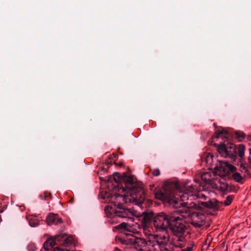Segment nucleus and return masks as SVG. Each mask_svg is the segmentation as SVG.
<instances>
[{"label": "nucleus", "instance_id": "obj_11", "mask_svg": "<svg viewBox=\"0 0 251 251\" xmlns=\"http://www.w3.org/2000/svg\"><path fill=\"white\" fill-rule=\"evenodd\" d=\"M154 216V213L152 211L147 210L144 211L139 216V218L144 224L148 225L152 220L153 221Z\"/></svg>", "mask_w": 251, "mask_h": 251}, {"label": "nucleus", "instance_id": "obj_27", "mask_svg": "<svg viewBox=\"0 0 251 251\" xmlns=\"http://www.w3.org/2000/svg\"><path fill=\"white\" fill-rule=\"evenodd\" d=\"M152 174L154 176H158L160 175V171L158 169H155L153 171Z\"/></svg>", "mask_w": 251, "mask_h": 251}, {"label": "nucleus", "instance_id": "obj_36", "mask_svg": "<svg viewBox=\"0 0 251 251\" xmlns=\"http://www.w3.org/2000/svg\"><path fill=\"white\" fill-rule=\"evenodd\" d=\"M112 161H111V160H110V161L108 160V161H107V166H108L109 165H111V164H112ZM109 168V166H107V168Z\"/></svg>", "mask_w": 251, "mask_h": 251}, {"label": "nucleus", "instance_id": "obj_31", "mask_svg": "<svg viewBox=\"0 0 251 251\" xmlns=\"http://www.w3.org/2000/svg\"><path fill=\"white\" fill-rule=\"evenodd\" d=\"M160 251H172L168 249H167L166 246L165 247H161V249H160Z\"/></svg>", "mask_w": 251, "mask_h": 251}, {"label": "nucleus", "instance_id": "obj_14", "mask_svg": "<svg viewBox=\"0 0 251 251\" xmlns=\"http://www.w3.org/2000/svg\"><path fill=\"white\" fill-rule=\"evenodd\" d=\"M215 133L217 135V138H219V136L222 134L224 135V137L226 138L228 135V131L222 127H216Z\"/></svg>", "mask_w": 251, "mask_h": 251}, {"label": "nucleus", "instance_id": "obj_30", "mask_svg": "<svg viewBox=\"0 0 251 251\" xmlns=\"http://www.w3.org/2000/svg\"><path fill=\"white\" fill-rule=\"evenodd\" d=\"M106 198H112V196H111V194H109V193H106L104 195V196H103V199H105Z\"/></svg>", "mask_w": 251, "mask_h": 251}, {"label": "nucleus", "instance_id": "obj_34", "mask_svg": "<svg viewBox=\"0 0 251 251\" xmlns=\"http://www.w3.org/2000/svg\"><path fill=\"white\" fill-rule=\"evenodd\" d=\"M213 157V155H208L206 156V158H205V160H206V163H208L209 159H212Z\"/></svg>", "mask_w": 251, "mask_h": 251}, {"label": "nucleus", "instance_id": "obj_35", "mask_svg": "<svg viewBox=\"0 0 251 251\" xmlns=\"http://www.w3.org/2000/svg\"><path fill=\"white\" fill-rule=\"evenodd\" d=\"M192 247H187L186 248L184 249L183 251H192Z\"/></svg>", "mask_w": 251, "mask_h": 251}, {"label": "nucleus", "instance_id": "obj_26", "mask_svg": "<svg viewBox=\"0 0 251 251\" xmlns=\"http://www.w3.org/2000/svg\"><path fill=\"white\" fill-rule=\"evenodd\" d=\"M160 238L162 241H167V242H168L169 241L168 235H167V236L165 235L161 236Z\"/></svg>", "mask_w": 251, "mask_h": 251}, {"label": "nucleus", "instance_id": "obj_33", "mask_svg": "<svg viewBox=\"0 0 251 251\" xmlns=\"http://www.w3.org/2000/svg\"><path fill=\"white\" fill-rule=\"evenodd\" d=\"M249 151H250V155L248 157V160H249V164L250 165H251V149H249Z\"/></svg>", "mask_w": 251, "mask_h": 251}, {"label": "nucleus", "instance_id": "obj_2", "mask_svg": "<svg viewBox=\"0 0 251 251\" xmlns=\"http://www.w3.org/2000/svg\"><path fill=\"white\" fill-rule=\"evenodd\" d=\"M179 188V185L177 183L169 182L165 185L163 191H157L155 193V197L164 203H168L174 208H179L175 211L176 214L184 218H191V223L193 226L195 227H201L204 224L202 220L204 215L198 212H192L189 207H180L182 203L179 201L178 198L174 197V190Z\"/></svg>", "mask_w": 251, "mask_h": 251}, {"label": "nucleus", "instance_id": "obj_10", "mask_svg": "<svg viewBox=\"0 0 251 251\" xmlns=\"http://www.w3.org/2000/svg\"><path fill=\"white\" fill-rule=\"evenodd\" d=\"M129 243L138 251H143L142 248L145 247L147 245V241L145 239L135 237L130 238L129 240Z\"/></svg>", "mask_w": 251, "mask_h": 251}, {"label": "nucleus", "instance_id": "obj_24", "mask_svg": "<svg viewBox=\"0 0 251 251\" xmlns=\"http://www.w3.org/2000/svg\"><path fill=\"white\" fill-rule=\"evenodd\" d=\"M27 249L28 251H35L36 250V246L34 243H30L27 247Z\"/></svg>", "mask_w": 251, "mask_h": 251}, {"label": "nucleus", "instance_id": "obj_6", "mask_svg": "<svg viewBox=\"0 0 251 251\" xmlns=\"http://www.w3.org/2000/svg\"><path fill=\"white\" fill-rule=\"evenodd\" d=\"M169 227L174 234L178 235L184 233L186 226L179 216H172L170 219Z\"/></svg>", "mask_w": 251, "mask_h": 251}, {"label": "nucleus", "instance_id": "obj_19", "mask_svg": "<svg viewBox=\"0 0 251 251\" xmlns=\"http://www.w3.org/2000/svg\"><path fill=\"white\" fill-rule=\"evenodd\" d=\"M233 196H228L227 197H226V199L224 201V202H221V203H222V204L220 206H222L223 204V203L226 206L229 205L231 203L233 200Z\"/></svg>", "mask_w": 251, "mask_h": 251}, {"label": "nucleus", "instance_id": "obj_3", "mask_svg": "<svg viewBox=\"0 0 251 251\" xmlns=\"http://www.w3.org/2000/svg\"><path fill=\"white\" fill-rule=\"evenodd\" d=\"M56 241H62L61 244L65 247L75 243V240L72 236H68L65 233H61L55 236L54 239L50 238L47 240L43 244V248L47 251L51 249L56 244Z\"/></svg>", "mask_w": 251, "mask_h": 251}, {"label": "nucleus", "instance_id": "obj_25", "mask_svg": "<svg viewBox=\"0 0 251 251\" xmlns=\"http://www.w3.org/2000/svg\"><path fill=\"white\" fill-rule=\"evenodd\" d=\"M50 195V193H48V192H45L44 195H41L40 197L41 199L46 200H47L48 197H49Z\"/></svg>", "mask_w": 251, "mask_h": 251}, {"label": "nucleus", "instance_id": "obj_13", "mask_svg": "<svg viewBox=\"0 0 251 251\" xmlns=\"http://www.w3.org/2000/svg\"><path fill=\"white\" fill-rule=\"evenodd\" d=\"M220 168L224 172H226V169L232 173H235L237 168L233 165L230 164L228 161H221L220 162Z\"/></svg>", "mask_w": 251, "mask_h": 251}, {"label": "nucleus", "instance_id": "obj_15", "mask_svg": "<svg viewBox=\"0 0 251 251\" xmlns=\"http://www.w3.org/2000/svg\"><path fill=\"white\" fill-rule=\"evenodd\" d=\"M246 147L243 144H240L237 148V151L239 160H243L244 158Z\"/></svg>", "mask_w": 251, "mask_h": 251}, {"label": "nucleus", "instance_id": "obj_9", "mask_svg": "<svg viewBox=\"0 0 251 251\" xmlns=\"http://www.w3.org/2000/svg\"><path fill=\"white\" fill-rule=\"evenodd\" d=\"M115 206L116 208L114 212L120 217L126 218L133 215L131 209L126 208L122 203H118L117 204H115Z\"/></svg>", "mask_w": 251, "mask_h": 251}, {"label": "nucleus", "instance_id": "obj_21", "mask_svg": "<svg viewBox=\"0 0 251 251\" xmlns=\"http://www.w3.org/2000/svg\"><path fill=\"white\" fill-rule=\"evenodd\" d=\"M39 221L36 219H30L29 220V224L32 227H35L39 225Z\"/></svg>", "mask_w": 251, "mask_h": 251}, {"label": "nucleus", "instance_id": "obj_5", "mask_svg": "<svg viewBox=\"0 0 251 251\" xmlns=\"http://www.w3.org/2000/svg\"><path fill=\"white\" fill-rule=\"evenodd\" d=\"M237 149L236 146L232 143H227L226 145L221 144L217 146L218 152L225 158H229L233 161L237 157Z\"/></svg>", "mask_w": 251, "mask_h": 251}, {"label": "nucleus", "instance_id": "obj_22", "mask_svg": "<svg viewBox=\"0 0 251 251\" xmlns=\"http://www.w3.org/2000/svg\"><path fill=\"white\" fill-rule=\"evenodd\" d=\"M198 198L203 199V200H206L207 198V197L206 196H205L204 195L201 194V193L196 194V191L195 190L194 191V199H198Z\"/></svg>", "mask_w": 251, "mask_h": 251}, {"label": "nucleus", "instance_id": "obj_8", "mask_svg": "<svg viewBox=\"0 0 251 251\" xmlns=\"http://www.w3.org/2000/svg\"><path fill=\"white\" fill-rule=\"evenodd\" d=\"M222 204V203H220V202L217 200L215 199H212L205 202L199 201H198V203H195L194 204L193 206L196 208L199 209L207 208L218 210L220 209V205Z\"/></svg>", "mask_w": 251, "mask_h": 251}, {"label": "nucleus", "instance_id": "obj_32", "mask_svg": "<svg viewBox=\"0 0 251 251\" xmlns=\"http://www.w3.org/2000/svg\"><path fill=\"white\" fill-rule=\"evenodd\" d=\"M130 239H130H127V240H122V241H121V243H122L123 244H127H127H130L129 243V240Z\"/></svg>", "mask_w": 251, "mask_h": 251}, {"label": "nucleus", "instance_id": "obj_17", "mask_svg": "<svg viewBox=\"0 0 251 251\" xmlns=\"http://www.w3.org/2000/svg\"><path fill=\"white\" fill-rule=\"evenodd\" d=\"M239 162H240V164H238L239 165L240 171L241 172L245 171L246 173H247L249 172L248 169H247V164L246 162H243V160H239Z\"/></svg>", "mask_w": 251, "mask_h": 251}, {"label": "nucleus", "instance_id": "obj_18", "mask_svg": "<svg viewBox=\"0 0 251 251\" xmlns=\"http://www.w3.org/2000/svg\"><path fill=\"white\" fill-rule=\"evenodd\" d=\"M232 176L233 179L237 182H241L243 179V177L241 176L240 173L238 172L234 173Z\"/></svg>", "mask_w": 251, "mask_h": 251}, {"label": "nucleus", "instance_id": "obj_29", "mask_svg": "<svg viewBox=\"0 0 251 251\" xmlns=\"http://www.w3.org/2000/svg\"><path fill=\"white\" fill-rule=\"evenodd\" d=\"M235 189V187L234 185L229 184V189L228 192L234 191Z\"/></svg>", "mask_w": 251, "mask_h": 251}, {"label": "nucleus", "instance_id": "obj_1", "mask_svg": "<svg viewBox=\"0 0 251 251\" xmlns=\"http://www.w3.org/2000/svg\"><path fill=\"white\" fill-rule=\"evenodd\" d=\"M100 178L107 182V187L109 191L126 192L130 198H126L116 193V198L122 199L126 202L128 200L141 209L146 208L152 204V201L147 198L143 183L134 181L132 176H127L126 173L121 175L119 173L115 172L113 176H109L107 179H102L100 177Z\"/></svg>", "mask_w": 251, "mask_h": 251}, {"label": "nucleus", "instance_id": "obj_7", "mask_svg": "<svg viewBox=\"0 0 251 251\" xmlns=\"http://www.w3.org/2000/svg\"><path fill=\"white\" fill-rule=\"evenodd\" d=\"M171 182H174L177 183L179 185V189H176L174 190V197L176 198L175 196L176 191H178L180 192V193H181V194L179 195L178 198H180L181 199V201H183L185 200H189V199L190 200H192L193 199H194V191L196 190V188H194L193 186H186L184 188V190H183L184 191L183 193H182V189L179 185V184L178 183V182L176 181H167L164 185L163 187L162 190H160V191H163L164 186L165 185Z\"/></svg>", "mask_w": 251, "mask_h": 251}, {"label": "nucleus", "instance_id": "obj_16", "mask_svg": "<svg viewBox=\"0 0 251 251\" xmlns=\"http://www.w3.org/2000/svg\"><path fill=\"white\" fill-rule=\"evenodd\" d=\"M229 189V184L226 182H221L220 190L224 193L228 192Z\"/></svg>", "mask_w": 251, "mask_h": 251}, {"label": "nucleus", "instance_id": "obj_38", "mask_svg": "<svg viewBox=\"0 0 251 251\" xmlns=\"http://www.w3.org/2000/svg\"><path fill=\"white\" fill-rule=\"evenodd\" d=\"M3 212V210H0V212L1 213Z\"/></svg>", "mask_w": 251, "mask_h": 251}, {"label": "nucleus", "instance_id": "obj_28", "mask_svg": "<svg viewBox=\"0 0 251 251\" xmlns=\"http://www.w3.org/2000/svg\"><path fill=\"white\" fill-rule=\"evenodd\" d=\"M119 226L123 229H126L127 228V224L125 223H122L119 225Z\"/></svg>", "mask_w": 251, "mask_h": 251}, {"label": "nucleus", "instance_id": "obj_4", "mask_svg": "<svg viewBox=\"0 0 251 251\" xmlns=\"http://www.w3.org/2000/svg\"><path fill=\"white\" fill-rule=\"evenodd\" d=\"M171 216H172L162 212L157 214L153 217V224L156 231H162L167 233Z\"/></svg>", "mask_w": 251, "mask_h": 251}, {"label": "nucleus", "instance_id": "obj_20", "mask_svg": "<svg viewBox=\"0 0 251 251\" xmlns=\"http://www.w3.org/2000/svg\"><path fill=\"white\" fill-rule=\"evenodd\" d=\"M235 137L239 141H241L242 139L245 137V134L243 132L240 131H237L235 132Z\"/></svg>", "mask_w": 251, "mask_h": 251}, {"label": "nucleus", "instance_id": "obj_37", "mask_svg": "<svg viewBox=\"0 0 251 251\" xmlns=\"http://www.w3.org/2000/svg\"><path fill=\"white\" fill-rule=\"evenodd\" d=\"M121 251V250H120L119 249H118V248H116L115 249V251Z\"/></svg>", "mask_w": 251, "mask_h": 251}, {"label": "nucleus", "instance_id": "obj_12", "mask_svg": "<svg viewBox=\"0 0 251 251\" xmlns=\"http://www.w3.org/2000/svg\"><path fill=\"white\" fill-rule=\"evenodd\" d=\"M46 222L48 225H57L63 222V220L59 218L57 214L50 213L46 218Z\"/></svg>", "mask_w": 251, "mask_h": 251}, {"label": "nucleus", "instance_id": "obj_23", "mask_svg": "<svg viewBox=\"0 0 251 251\" xmlns=\"http://www.w3.org/2000/svg\"><path fill=\"white\" fill-rule=\"evenodd\" d=\"M157 244L159 247V249H161V247H165L168 245V242L167 241H159L157 240L156 241Z\"/></svg>", "mask_w": 251, "mask_h": 251}]
</instances>
